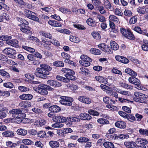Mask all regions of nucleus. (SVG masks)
<instances>
[{
  "label": "nucleus",
  "mask_w": 148,
  "mask_h": 148,
  "mask_svg": "<svg viewBox=\"0 0 148 148\" xmlns=\"http://www.w3.org/2000/svg\"><path fill=\"white\" fill-rule=\"evenodd\" d=\"M61 116H54L53 118V121L55 122H60L61 121Z\"/></svg>",
  "instance_id": "61"
},
{
  "label": "nucleus",
  "mask_w": 148,
  "mask_h": 148,
  "mask_svg": "<svg viewBox=\"0 0 148 148\" xmlns=\"http://www.w3.org/2000/svg\"><path fill=\"white\" fill-rule=\"evenodd\" d=\"M48 23L54 27H60L62 25L60 23L54 20L49 21Z\"/></svg>",
  "instance_id": "20"
},
{
  "label": "nucleus",
  "mask_w": 148,
  "mask_h": 148,
  "mask_svg": "<svg viewBox=\"0 0 148 148\" xmlns=\"http://www.w3.org/2000/svg\"><path fill=\"white\" fill-rule=\"evenodd\" d=\"M22 142L25 145H32L34 143V142L31 140L28 139H24L22 140Z\"/></svg>",
  "instance_id": "42"
},
{
  "label": "nucleus",
  "mask_w": 148,
  "mask_h": 148,
  "mask_svg": "<svg viewBox=\"0 0 148 148\" xmlns=\"http://www.w3.org/2000/svg\"><path fill=\"white\" fill-rule=\"evenodd\" d=\"M12 37L10 36H0V39L3 41L9 40V39H10Z\"/></svg>",
  "instance_id": "59"
},
{
  "label": "nucleus",
  "mask_w": 148,
  "mask_h": 148,
  "mask_svg": "<svg viewBox=\"0 0 148 148\" xmlns=\"http://www.w3.org/2000/svg\"><path fill=\"white\" fill-rule=\"evenodd\" d=\"M125 72L129 75L136 76L137 75V73L130 69H127L125 70Z\"/></svg>",
  "instance_id": "33"
},
{
  "label": "nucleus",
  "mask_w": 148,
  "mask_h": 148,
  "mask_svg": "<svg viewBox=\"0 0 148 148\" xmlns=\"http://www.w3.org/2000/svg\"><path fill=\"white\" fill-rule=\"evenodd\" d=\"M90 51L92 54L95 55H99L101 53L100 50L95 48H92L90 49Z\"/></svg>",
  "instance_id": "36"
},
{
  "label": "nucleus",
  "mask_w": 148,
  "mask_h": 148,
  "mask_svg": "<svg viewBox=\"0 0 148 148\" xmlns=\"http://www.w3.org/2000/svg\"><path fill=\"white\" fill-rule=\"evenodd\" d=\"M19 105L23 108H28L31 106V103L28 101H22L19 104Z\"/></svg>",
  "instance_id": "22"
},
{
  "label": "nucleus",
  "mask_w": 148,
  "mask_h": 148,
  "mask_svg": "<svg viewBox=\"0 0 148 148\" xmlns=\"http://www.w3.org/2000/svg\"><path fill=\"white\" fill-rule=\"evenodd\" d=\"M137 11L139 14H143L145 13L146 9L144 7H139L137 8Z\"/></svg>",
  "instance_id": "43"
},
{
  "label": "nucleus",
  "mask_w": 148,
  "mask_h": 148,
  "mask_svg": "<svg viewBox=\"0 0 148 148\" xmlns=\"http://www.w3.org/2000/svg\"><path fill=\"white\" fill-rule=\"evenodd\" d=\"M107 136L108 138L112 140L117 139V135L115 134L108 133Z\"/></svg>",
  "instance_id": "35"
},
{
  "label": "nucleus",
  "mask_w": 148,
  "mask_h": 148,
  "mask_svg": "<svg viewBox=\"0 0 148 148\" xmlns=\"http://www.w3.org/2000/svg\"><path fill=\"white\" fill-rule=\"evenodd\" d=\"M74 75L71 74L68 75V74H65L64 76L68 80V82H69L70 80L74 81L76 79V78L73 75Z\"/></svg>",
  "instance_id": "34"
},
{
  "label": "nucleus",
  "mask_w": 148,
  "mask_h": 148,
  "mask_svg": "<svg viewBox=\"0 0 148 148\" xmlns=\"http://www.w3.org/2000/svg\"><path fill=\"white\" fill-rule=\"evenodd\" d=\"M0 75L7 78H9L10 77L9 73L3 70H0Z\"/></svg>",
  "instance_id": "38"
},
{
  "label": "nucleus",
  "mask_w": 148,
  "mask_h": 148,
  "mask_svg": "<svg viewBox=\"0 0 148 148\" xmlns=\"http://www.w3.org/2000/svg\"><path fill=\"white\" fill-rule=\"evenodd\" d=\"M46 135V132L42 131H41L38 133V136L40 138H44Z\"/></svg>",
  "instance_id": "55"
},
{
  "label": "nucleus",
  "mask_w": 148,
  "mask_h": 148,
  "mask_svg": "<svg viewBox=\"0 0 148 148\" xmlns=\"http://www.w3.org/2000/svg\"><path fill=\"white\" fill-rule=\"evenodd\" d=\"M54 66L57 67H62L64 66V63L62 61H57L53 63Z\"/></svg>",
  "instance_id": "44"
},
{
  "label": "nucleus",
  "mask_w": 148,
  "mask_h": 148,
  "mask_svg": "<svg viewBox=\"0 0 148 148\" xmlns=\"http://www.w3.org/2000/svg\"><path fill=\"white\" fill-rule=\"evenodd\" d=\"M97 121L99 123L102 124H108L109 123V121L108 120L103 118L98 119Z\"/></svg>",
  "instance_id": "39"
},
{
  "label": "nucleus",
  "mask_w": 148,
  "mask_h": 148,
  "mask_svg": "<svg viewBox=\"0 0 148 148\" xmlns=\"http://www.w3.org/2000/svg\"><path fill=\"white\" fill-rule=\"evenodd\" d=\"M9 113L12 114V116L14 118L25 117L26 115L22 113V111L17 109H13L9 111Z\"/></svg>",
  "instance_id": "3"
},
{
  "label": "nucleus",
  "mask_w": 148,
  "mask_h": 148,
  "mask_svg": "<svg viewBox=\"0 0 148 148\" xmlns=\"http://www.w3.org/2000/svg\"><path fill=\"white\" fill-rule=\"evenodd\" d=\"M92 35L94 38L97 40L101 38V36L98 32H93L92 33Z\"/></svg>",
  "instance_id": "50"
},
{
  "label": "nucleus",
  "mask_w": 148,
  "mask_h": 148,
  "mask_svg": "<svg viewBox=\"0 0 148 148\" xmlns=\"http://www.w3.org/2000/svg\"><path fill=\"white\" fill-rule=\"evenodd\" d=\"M136 141L138 144L146 145L148 143V141L146 139L141 138H137Z\"/></svg>",
  "instance_id": "24"
},
{
  "label": "nucleus",
  "mask_w": 148,
  "mask_h": 148,
  "mask_svg": "<svg viewBox=\"0 0 148 148\" xmlns=\"http://www.w3.org/2000/svg\"><path fill=\"white\" fill-rule=\"evenodd\" d=\"M18 90L21 92H24L29 91V88L25 86H20L18 87Z\"/></svg>",
  "instance_id": "52"
},
{
  "label": "nucleus",
  "mask_w": 148,
  "mask_h": 148,
  "mask_svg": "<svg viewBox=\"0 0 148 148\" xmlns=\"http://www.w3.org/2000/svg\"><path fill=\"white\" fill-rule=\"evenodd\" d=\"M88 112L90 114L94 116H98L99 114V113L94 110H89L88 111Z\"/></svg>",
  "instance_id": "53"
},
{
  "label": "nucleus",
  "mask_w": 148,
  "mask_h": 148,
  "mask_svg": "<svg viewBox=\"0 0 148 148\" xmlns=\"http://www.w3.org/2000/svg\"><path fill=\"white\" fill-rule=\"evenodd\" d=\"M115 125L116 127L121 129H124L126 127V123L123 121H116Z\"/></svg>",
  "instance_id": "14"
},
{
  "label": "nucleus",
  "mask_w": 148,
  "mask_h": 148,
  "mask_svg": "<svg viewBox=\"0 0 148 148\" xmlns=\"http://www.w3.org/2000/svg\"><path fill=\"white\" fill-rule=\"evenodd\" d=\"M10 93L8 91H3L0 90V96H5L6 97H8L10 96Z\"/></svg>",
  "instance_id": "51"
},
{
  "label": "nucleus",
  "mask_w": 148,
  "mask_h": 148,
  "mask_svg": "<svg viewBox=\"0 0 148 148\" xmlns=\"http://www.w3.org/2000/svg\"><path fill=\"white\" fill-rule=\"evenodd\" d=\"M137 21V18L135 16H133L130 19L129 23L131 24H134Z\"/></svg>",
  "instance_id": "64"
},
{
  "label": "nucleus",
  "mask_w": 148,
  "mask_h": 148,
  "mask_svg": "<svg viewBox=\"0 0 148 148\" xmlns=\"http://www.w3.org/2000/svg\"><path fill=\"white\" fill-rule=\"evenodd\" d=\"M47 83L51 86L55 87H60L62 85L59 82L53 80L47 81Z\"/></svg>",
  "instance_id": "10"
},
{
  "label": "nucleus",
  "mask_w": 148,
  "mask_h": 148,
  "mask_svg": "<svg viewBox=\"0 0 148 148\" xmlns=\"http://www.w3.org/2000/svg\"><path fill=\"white\" fill-rule=\"evenodd\" d=\"M129 82L133 84H134L138 89L140 88L141 84L140 80L138 79L133 77H130L128 79Z\"/></svg>",
  "instance_id": "9"
},
{
  "label": "nucleus",
  "mask_w": 148,
  "mask_h": 148,
  "mask_svg": "<svg viewBox=\"0 0 148 148\" xmlns=\"http://www.w3.org/2000/svg\"><path fill=\"white\" fill-rule=\"evenodd\" d=\"M117 92L125 96L126 97H128V98H130V97L131 96L130 92L128 91L119 90H118Z\"/></svg>",
  "instance_id": "21"
},
{
  "label": "nucleus",
  "mask_w": 148,
  "mask_h": 148,
  "mask_svg": "<svg viewBox=\"0 0 148 148\" xmlns=\"http://www.w3.org/2000/svg\"><path fill=\"white\" fill-rule=\"evenodd\" d=\"M7 44L15 47H19L18 41L16 40H7L6 41Z\"/></svg>",
  "instance_id": "11"
},
{
  "label": "nucleus",
  "mask_w": 148,
  "mask_h": 148,
  "mask_svg": "<svg viewBox=\"0 0 148 148\" xmlns=\"http://www.w3.org/2000/svg\"><path fill=\"white\" fill-rule=\"evenodd\" d=\"M87 24L89 25L92 27H94L96 25V22L93 21V20L91 18H89L86 21Z\"/></svg>",
  "instance_id": "31"
},
{
  "label": "nucleus",
  "mask_w": 148,
  "mask_h": 148,
  "mask_svg": "<svg viewBox=\"0 0 148 148\" xmlns=\"http://www.w3.org/2000/svg\"><path fill=\"white\" fill-rule=\"evenodd\" d=\"M80 58L82 60H79V62L82 65L85 67L89 66L90 65V63L92 61V60L88 56L83 55L81 56Z\"/></svg>",
  "instance_id": "2"
},
{
  "label": "nucleus",
  "mask_w": 148,
  "mask_h": 148,
  "mask_svg": "<svg viewBox=\"0 0 148 148\" xmlns=\"http://www.w3.org/2000/svg\"><path fill=\"white\" fill-rule=\"evenodd\" d=\"M129 136L128 134H119L117 136V139H120L121 140L125 139V138H129Z\"/></svg>",
  "instance_id": "48"
},
{
  "label": "nucleus",
  "mask_w": 148,
  "mask_h": 148,
  "mask_svg": "<svg viewBox=\"0 0 148 148\" xmlns=\"http://www.w3.org/2000/svg\"><path fill=\"white\" fill-rule=\"evenodd\" d=\"M3 86L5 87L9 88H13L14 86L13 84L9 82L4 83L3 84Z\"/></svg>",
  "instance_id": "54"
},
{
  "label": "nucleus",
  "mask_w": 148,
  "mask_h": 148,
  "mask_svg": "<svg viewBox=\"0 0 148 148\" xmlns=\"http://www.w3.org/2000/svg\"><path fill=\"white\" fill-rule=\"evenodd\" d=\"M2 51L4 54L10 58H12L14 55L16 53V51L10 48H5Z\"/></svg>",
  "instance_id": "8"
},
{
  "label": "nucleus",
  "mask_w": 148,
  "mask_h": 148,
  "mask_svg": "<svg viewBox=\"0 0 148 148\" xmlns=\"http://www.w3.org/2000/svg\"><path fill=\"white\" fill-rule=\"evenodd\" d=\"M67 120L69 121L72 122H78L80 121V119L77 117L69 116L67 118Z\"/></svg>",
  "instance_id": "37"
},
{
  "label": "nucleus",
  "mask_w": 148,
  "mask_h": 148,
  "mask_svg": "<svg viewBox=\"0 0 148 148\" xmlns=\"http://www.w3.org/2000/svg\"><path fill=\"white\" fill-rule=\"evenodd\" d=\"M60 108L57 105H53L49 107V110L53 112H58L60 110Z\"/></svg>",
  "instance_id": "17"
},
{
  "label": "nucleus",
  "mask_w": 148,
  "mask_h": 148,
  "mask_svg": "<svg viewBox=\"0 0 148 148\" xmlns=\"http://www.w3.org/2000/svg\"><path fill=\"white\" fill-rule=\"evenodd\" d=\"M79 117L80 118V119L84 120H89L92 118L91 116L87 113L81 114Z\"/></svg>",
  "instance_id": "13"
},
{
  "label": "nucleus",
  "mask_w": 148,
  "mask_h": 148,
  "mask_svg": "<svg viewBox=\"0 0 148 148\" xmlns=\"http://www.w3.org/2000/svg\"><path fill=\"white\" fill-rule=\"evenodd\" d=\"M3 136L5 137H12L14 136V133L12 131H6L2 133Z\"/></svg>",
  "instance_id": "19"
},
{
  "label": "nucleus",
  "mask_w": 148,
  "mask_h": 148,
  "mask_svg": "<svg viewBox=\"0 0 148 148\" xmlns=\"http://www.w3.org/2000/svg\"><path fill=\"white\" fill-rule=\"evenodd\" d=\"M78 99L81 102L87 104H89L91 102V100L90 99L83 96L79 97Z\"/></svg>",
  "instance_id": "12"
},
{
  "label": "nucleus",
  "mask_w": 148,
  "mask_h": 148,
  "mask_svg": "<svg viewBox=\"0 0 148 148\" xmlns=\"http://www.w3.org/2000/svg\"><path fill=\"white\" fill-rule=\"evenodd\" d=\"M29 27L28 26L24 25L23 26H22V27L21 28L20 30L23 32L27 34L31 33V31L28 29Z\"/></svg>",
  "instance_id": "30"
},
{
  "label": "nucleus",
  "mask_w": 148,
  "mask_h": 148,
  "mask_svg": "<svg viewBox=\"0 0 148 148\" xmlns=\"http://www.w3.org/2000/svg\"><path fill=\"white\" fill-rule=\"evenodd\" d=\"M121 32L122 34L126 38L130 40L134 39V36L130 31L122 28L121 29Z\"/></svg>",
  "instance_id": "7"
},
{
  "label": "nucleus",
  "mask_w": 148,
  "mask_h": 148,
  "mask_svg": "<svg viewBox=\"0 0 148 148\" xmlns=\"http://www.w3.org/2000/svg\"><path fill=\"white\" fill-rule=\"evenodd\" d=\"M79 73L85 75H88V70L83 67L81 68Z\"/></svg>",
  "instance_id": "57"
},
{
  "label": "nucleus",
  "mask_w": 148,
  "mask_h": 148,
  "mask_svg": "<svg viewBox=\"0 0 148 148\" xmlns=\"http://www.w3.org/2000/svg\"><path fill=\"white\" fill-rule=\"evenodd\" d=\"M74 26L79 30H85L86 29L85 27L83 25L80 24H75L73 25Z\"/></svg>",
  "instance_id": "58"
},
{
  "label": "nucleus",
  "mask_w": 148,
  "mask_h": 148,
  "mask_svg": "<svg viewBox=\"0 0 148 148\" xmlns=\"http://www.w3.org/2000/svg\"><path fill=\"white\" fill-rule=\"evenodd\" d=\"M130 98L125 97V98H122L119 97L118 98L119 101L121 103H129L130 101Z\"/></svg>",
  "instance_id": "41"
},
{
  "label": "nucleus",
  "mask_w": 148,
  "mask_h": 148,
  "mask_svg": "<svg viewBox=\"0 0 148 148\" xmlns=\"http://www.w3.org/2000/svg\"><path fill=\"white\" fill-rule=\"evenodd\" d=\"M24 14L25 16L30 19L39 22V18L34 15L35 13L28 10L25 9L24 10Z\"/></svg>",
  "instance_id": "4"
},
{
  "label": "nucleus",
  "mask_w": 148,
  "mask_h": 148,
  "mask_svg": "<svg viewBox=\"0 0 148 148\" xmlns=\"http://www.w3.org/2000/svg\"><path fill=\"white\" fill-rule=\"evenodd\" d=\"M59 10L64 14H66L67 13L69 14H70L71 12L70 10L66 8H61L59 9Z\"/></svg>",
  "instance_id": "40"
},
{
  "label": "nucleus",
  "mask_w": 148,
  "mask_h": 148,
  "mask_svg": "<svg viewBox=\"0 0 148 148\" xmlns=\"http://www.w3.org/2000/svg\"><path fill=\"white\" fill-rule=\"evenodd\" d=\"M145 95L144 94V95H141V96L139 97H137L136 98H134V100L137 102L143 103L145 102Z\"/></svg>",
  "instance_id": "25"
},
{
  "label": "nucleus",
  "mask_w": 148,
  "mask_h": 148,
  "mask_svg": "<svg viewBox=\"0 0 148 148\" xmlns=\"http://www.w3.org/2000/svg\"><path fill=\"white\" fill-rule=\"evenodd\" d=\"M46 87V85L43 84H40L36 90L37 92L41 95H46L48 93Z\"/></svg>",
  "instance_id": "6"
},
{
  "label": "nucleus",
  "mask_w": 148,
  "mask_h": 148,
  "mask_svg": "<svg viewBox=\"0 0 148 148\" xmlns=\"http://www.w3.org/2000/svg\"><path fill=\"white\" fill-rule=\"evenodd\" d=\"M51 70V68L48 65L45 64H41L40 67L36 69L37 72L34 73L37 77L45 79L47 77V75L49 74V71Z\"/></svg>",
  "instance_id": "1"
},
{
  "label": "nucleus",
  "mask_w": 148,
  "mask_h": 148,
  "mask_svg": "<svg viewBox=\"0 0 148 148\" xmlns=\"http://www.w3.org/2000/svg\"><path fill=\"white\" fill-rule=\"evenodd\" d=\"M132 12L130 10H125L124 12V15L127 16H130L132 15Z\"/></svg>",
  "instance_id": "63"
},
{
  "label": "nucleus",
  "mask_w": 148,
  "mask_h": 148,
  "mask_svg": "<svg viewBox=\"0 0 148 148\" xmlns=\"http://www.w3.org/2000/svg\"><path fill=\"white\" fill-rule=\"evenodd\" d=\"M110 46L112 49L114 50H116L119 48V45L114 41L110 42Z\"/></svg>",
  "instance_id": "29"
},
{
  "label": "nucleus",
  "mask_w": 148,
  "mask_h": 148,
  "mask_svg": "<svg viewBox=\"0 0 148 148\" xmlns=\"http://www.w3.org/2000/svg\"><path fill=\"white\" fill-rule=\"evenodd\" d=\"M16 132L18 134L23 136L25 135L27 133V130L21 128L18 129Z\"/></svg>",
  "instance_id": "28"
},
{
  "label": "nucleus",
  "mask_w": 148,
  "mask_h": 148,
  "mask_svg": "<svg viewBox=\"0 0 148 148\" xmlns=\"http://www.w3.org/2000/svg\"><path fill=\"white\" fill-rule=\"evenodd\" d=\"M16 145V144L12 143L10 141H7L6 142V146L9 147L13 148L15 147Z\"/></svg>",
  "instance_id": "60"
},
{
  "label": "nucleus",
  "mask_w": 148,
  "mask_h": 148,
  "mask_svg": "<svg viewBox=\"0 0 148 148\" xmlns=\"http://www.w3.org/2000/svg\"><path fill=\"white\" fill-rule=\"evenodd\" d=\"M33 95L31 94H24L21 95L19 97L22 100H29L33 98Z\"/></svg>",
  "instance_id": "16"
},
{
  "label": "nucleus",
  "mask_w": 148,
  "mask_h": 148,
  "mask_svg": "<svg viewBox=\"0 0 148 148\" xmlns=\"http://www.w3.org/2000/svg\"><path fill=\"white\" fill-rule=\"evenodd\" d=\"M95 78L97 81L99 82L103 83L105 84H106L107 83V79H105L101 76H96L95 77Z\"/></svg>",
  "instance_id": "26"
},
{
  "label": "nucleus",
  "mask_w": 148,
  "mask_h": 148,
  "mask_svg": "<svg viewBox=\"0 0 148 148\" xmlns=\"http://www.w3.org/2000/svg\"><path fill=\"white\" fill-rule=\"evenodd\" d=\"M1 60L6 61L7 63L8 64H11L12 62L10 59H8L7 57L3 54L2 55Z\"/></svg>",
  "instance_id": "32"
},
{
  "label": "nucleus",
  "mask_w": 148,
  "mask_h": 148,
  "mask_svg": "<svg viewBox=\"0 0 148 148\" xmlns=\"http://www.w3.org/2000/svg\"><path fill=\"white\" fill-rule=\"evenodd\" d=\"M56 79L58 80L63 81L65 83H68V80L66 78H65L59 75H57L56 76Z\"/></svg>",
  "instance_id": "49"
},
{
  "label": "nucleus",
  "mask_w": 148,
  "mask_h": 148,
  "mask_svg": "<svg viewBox=\"0 0 148 148\" xmlns=\"http://www.w3.org/2000/svg\"><path fill=\"white\" fill-rule=\"evenodd\" d=\"M22 47L23 49L29 51L30 52H34L35 51V50L34 49L30 47H29L26 46H22Z\"/></svg>",
  "instance_id": "56"
},
{
  "label": "nucleus",
  "mask_w": 148,
  "mask_h": 148,
  "mask_svg": "<svg viewBox=\"0 0 148 148\" xmlns=\"http://www.w3.org/2000/svg\"><path fill=\"white\" fill-rule=\"evenodd\" d=\"M61 99L60 100V102L61 104L68 106H71L72 105V102L73 99L71 97H61Z\"/></svg>",
  "instance_id": "5"
},
{
  "label": "nucleus",
  "mask_w": 148,
  "mask_h": 148,
  "mask_svg": "<svg viewBox=\"0 0 148 148\" xmlns=\"http://www.w3.org/2000/svg\"><path fill=\"white\" fill-rule=\"evenodd\" d=\"M49 145L52 148H57L59 147L60 143L58 141L52 140L49 142Z\"/></svg>",
  "instance_id": "18"
},
{
  "label": "nucleus",
  "mask_w": 148,
  "mask_h": 148,
  "mask_svg": "<svg viewBox=\"0 0 148 148\" xmlns=\"http://www.w3.org/2000/svg\"><path fill=\"white\" fill-rule=\"evenodd\" d=\"M124 145L128 148H133L135 147L136 144V143L132 141H127L124 143Z\"/></svg>",
  "instance_id": "15"
},
{
  "label": "nucleus",
  "mask_w": 148,
  "mask_h": 148,
  "mask_svg": "<svg viewBox=\"0 0 148 148\" xmlns=\"http://www.w3.org/2000/svg\"><path fill=\"white\" fill-rule=\"evenodd\" d=\"M103 145L105 148H114V145L111 142H105L103 143Z\"/></svg>",
  "instance_id": "27"
},
{
  "label": "nucleus",
  "mask_w": 148,
  "mask_h": 148,
  "mask_svg": "<svg viewBox=\"0 0 148 148\" xmlns=\"http://www.w3.org/2000/svg\"><path fill=\"white\" fill-rule=\"evenodd\" d=\"M109 18L110 20L114 22L118 23L119 21V18L114 15H111L109 16Z\"/></svg>",
  "instance_id": "47"
},
{
  "label": "nucleus",
  "mask_w": 148,
  "mask_h": 148,
  "mask_svg": "<svg viewBox=\"0 0 148 148\" xmlns=\"http://www.w3.org/2000/svg\"><path fill=\"white\" fill-rule=\"evenodd\" d=\"M77 141L80 143H86L90 141L89 139L86 137H83L79 138Z\"/></svg>",
  "instance_id": "46"
},
{
  "label": "nucleus",
  "mask_w": 148,
  "mask_h": 148,
  "mask_svg": "<svg viewBox=\"0 0 148 148\" xmlns=\"http://www.w3.org/2000/svg\"><path fill=\"white\" fill-rule=\"evenodd\" d=\"M104 5L107 9H110L111 8V5L108 0H105L104 1Z\"/></svg>",
  "instance_id": "62"
},
{
  "label": "nucleus",
  "mask_w": 148,
  "mask_h": 148,
  "mask_svg": "<svg viewBox=\"0 0 148 148\" xmlns=\"http://www.w3.org/2000/svg\"><path fill=\"white\" fill-rule=\"evenodd\" d=\"M70 40L74 42H80V40L78 38L73 36H70Z\"/></svg>",
  "instance_id": "45"
},
{
  "label": "nucleus",
  "mask_w": 148,
  "mask_h": 148,
  "mask_svg": "<svg viewBox=\"0 0 148 148\" xmlns=\"http://www.w3.org/2000/svg\"><path fill=\"white\" fill-rule=\"evenodd\" d=\"M40 34L45 37L49 38L51 39L52 38V36L49 33H46L45 31H40L39 32Z\"/></svg>",
  "instance_id": "23"
}]
</instances>
